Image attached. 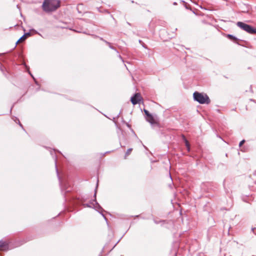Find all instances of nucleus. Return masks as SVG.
Instances as JSON below:
<instances>
[{
	"label": "nucleus",
	"mask_w": 256,
	"mask_h": 256,
	"mask_svg": "<svg viewBox=\"0 0 256 256\" xmlns=\"http://www.w3.org/2000/svg\"><path fill=\"white\" fill-rule=\"evenodd\" d=\"M132 148H128V149L127 150V151H126V153L125 158H126V157L127 156H128V155L131 153V152H132Z\"/></svg>",
	"instance_id": "obj_9"
},
{
	"label": "nucleus",
	"mask_w": 256,
	"mask_h": 256,
	"mask_svg": "<svg viewBox=\"0 0 256 256\" xmlns=\"http://www.w3.org/2000/svg\"><path fill=\"white\" fill-rule=\"evenodd\" d=\"M194 100L201 104H208L210 103V100L208 96L206 94L196 92L193 94Z\"/></svg>",
	"instance_id": "obj_2"
},
{
	"label": "nucleus",
	"mask_w": 256,
	"mask_h": 256,
	"mask_svg": "<svg viewBox=\"0 0 256 256\" xmlns=\"http://www.w3.org/2000/svg\"><path fill=\"white\" fill-rule=\"evenodd\" d=\"M30 32L25 34L17 41L16 44H18L19 42L24 40L28 38V36H30Z\"/></svg>",
	"instance_id": "obj_7"
},
{
	"label": "nucleus",
	"mask_w": 256,
	"mask_h": 256,
	"mask_svg": "<svg viewBox=\"0 0 256 256\" xmlns=\"http://www.w3.org/2000/svg\"><path fill=\"white\" fill-rule=\"evenodd\" d=\"M228 36L232 40H235L236 39L234 36L231 34H228Z\"/></svg>",
	"instance_id": "obj_10"
},
{
	"label": "nucleus",
	"mask_w": 256,
	"mask_h": 256,
	"mask_svg": "<svg viewBox=\"0 0 256 256\" xmlns=\"http://www.w3.org/2000/svg\"><path fill=\"white\" fill-rule=\"evenodd\" d=\"M87 206H90L88 204H86Z\"/></svg>",
	"instance_id": "obj_14"
},
{
	"label": "nucleus",
	"mask_w": 256,
	"mask_h": 256,
	"mask_svg": "<svg viewBox=\"0 0 256 256\" xmlns=\"http://www.w3.org/2000/svg\"><path fill=\"white\" fill-rule=\"evenodd\" d=\"M142 100V98L140 93L136 94L130 98L131 102L133 104H136L139 103Z\"/></svg>",
	"instance_id": "obj_4"
},
{
	"label": "nucleus",
	"mask_w": 256,
	"mask_h": 256,
	"mask_svg": "<svg viewBox=\"0 0 256 256\" xmlns=\"http://www.w3.org/2000/svg\"><path fill=\"white\" fill-rule=\"evenodd\" d=\"M236 25L242 30L246 31V32L249 34H254L256 33V28H254L252 26L247 24L244 22H237Z\"/></svg>",
	"instance_id": "obj_3"
},
{
	"label": "nucleus",
	"mask_w": 256,
	"mask_h": 256,
	"mask_svg": "<svg viewBox=\"0 0 256 256\" xmlns=\"http://www.w3.org/2000/svg\"><path fill=\"white\" fill-rule=\"evenodd\" d=\"M8 248V245L6 242L0 241V250H6Z\"/></svg>",
	"instance_id": "obj_5"
},
{
	"label": "nucleus",
	"mask_w": 256,
	"mask_h": 256,
	"mask_svg": "<svg viewBox=\"0 0 256 256\" xmlns=\"http://www.w3.org/2000/svg\"><path fill=\"white\" fill-rule=\"evenodd\" d=\"M244 140H242L239 144V146H241L244 144Z\"/></svg>",
	"instance_id": "obj_12"
},
{
	"label": "nucleus",
	"mask_w": 256,
	"mask_h": 256,
	"mask_svg": "<svg viewBox=\"0 0 256 256\" xmlns=\"http://www.w3.org/2000/svg\"><path fill=\"white\" fill-rule=\"evenodd\" d=\"M144 112L146 115L147 117L148 116H149L150 115V114L146 110H144Z\"/></svg>",
	"instance_id": "obj_11"
},
{
	"label": "nucleus",
	"mask_w": 256,
	"mask_h": 256,
	"mask_svg": "<svg viewBox=\"0 0 256 256\" xmlns=\"http://www.w3.org/2000/svg\"><path fill=\"white\" fill-rule=\"evenodd\" d=\"M183 138H184V142H185V144H186V146L188 150H190V145L188 143V142L186 140V139L185 138V137L184 136H183Z\"/></svg>",
	"instance_id": "obj_8"
},
{
	"label": "nucleus",
	"mask_w": 256,
	"mask_h": 256,
	"mask_svg": "<svg viewBox=\"0 0 256 256\" xmlns=\"http://www.w3.org/2000/svg\"><path fill=\"white\" fill-rule=\"evenodd\" d=\"M96 196V191L95 192L94 196Z\"/></svg>",
	"instance_id": "obj_13"
},
{
	"label": "nucleus",
	"mask_w": 256,
	"mask_h": 256,
	"mask_svg": "<svg viewBox=\"0 0 256 256\" xmlns=\"http://www.w3.org/2000/svg\"><path fill=\"white\" fill-rule=\"evenodd\" d=\"M146 120L152 124L156 123V120L152 114L147 117Z\"/></svg>",
	"instance_id": "obj_6"
},
{
	"label": "nucleus",
	"mask_w": 256,
	"mask_h": 256,
	"mask_svg": "<svg viewBox=\"0 0 256 256\" xmlns=\"http://www.w3.org/2000/svg\"><path fill=\"white\" fill-rule=\"evenodd\" d=\"M60 0H44L42 7L46 12L56 10L60 6Z\"/></svg>",
	"instance_id": "obj_1"
}]
</instances>
